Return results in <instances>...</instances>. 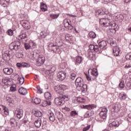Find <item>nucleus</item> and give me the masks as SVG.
Wrapping results in <instances>:
<instances>
[{
  "mask_svg": "<svg viewBox=\"0 0 131 131\" xmlns=\"http://www.w3.org/2000/svg\"><path fill=\"white\" fill-rule=\"evenodd\" d=\"M18 40L12 42L9 45V49L13 51H18L19 49H20V46H21L20 41L22 42L25 43L27 42V40H28V38H27V35L26 34H22L16 37Z\"/></svg>",
  "mask_w": 131,
  "mask_h": 131,
  "instance_id": "f257e3e1",
  "label": "nucleus"
},
{
  "mask_svg": "<svg viewBox=\"0 0 131 131\" xmlns=\"http://www.w3.org/2000/svg\"><path fill=\"white\" fill-rule=\"evenodd\" d=\"M84 83L83 79L81 77H78L75 80V85L77 90L81 91L82 93H85L88 91V85Z\"/></svg>",
  "mask_w": 131,
  "mask_h": 131,
  "instance_id": "f03ea898",
  "label": "nucleus"
},
{
  "mask_svg": "<svg viewBox=\"0 0 131 131\" xmlns=\"http://www.w3.org/2000/svg\"><path fill=\"white\" fill-rule=\"evenodd\" d=\"M69 101V96L68 95H60L54 99V103L57 106H62L65 104V102Z\"/></svg>",
  "mask_w": 131,
  "mask_h": 131,
  "instance_id": "7ed1b4c3",
  "label": "nucleus"
},
{
  "mask_svg": "<svg viewBox=\"0 0 131 131\" xmlns=\"http://www.w3.org/2000/svg\"><path fill=\"white\" fill-rule=\"evenodd\" d=\"M67 89V86L64 84L55 86L54 90L57 94L60 96H64V93Z\"/></svg>",
  "mask_w": 131,
  "mask_h": 131,
  "instance_id": "20e7f679",
  "label": "nucleus"
},
{
  "mask_svg": "<svg viewBox=\"0 0 131 131\" xmlns=\"http://www.w3.org/2000/svg\"><path fill=\"white\" fill-rule=\"evenodd\" d=\"M46 61V58L43 55H39L36 60V66L38 67L41 66Z\"/></svg>",
  "mask_w": 131,
  "mask_h": 131,
  "instance_id": "39448f33",
  "label": "nucleus"
},
{
  "mask_svg": "<svg viewBox=\"0 0 131 131\" xmlns=\"http://www.w3.org/2000/svg\"><path fill=\"white\" fill-rule=\"evenodd\" d=\"M48 49L50 50V51H53L54 53H57L60 51V48H59V47L54 45V43L52 42L48 45Z\"/></svg>",
  "mask_w": 131,
  "mask_h": 131,
  "instance_id": "423d86ee",
  "label": "nucleus"
},
{
  "mask_svg": "<svg viewBox=\"0 0 131 131\" xmlns=\"http://www.w3.org/2000/svg\"><path fill=\"white\" fill-rule=\"evenodd\" d=\"M100 24H101L104 27H108V26H110V20L108 18H101L100 19Z\"/></svg>",
  "mask_w": 131,
  "mask_h": 131,
  "instance_id": "0eeeda50",
  "label": "nucleus"
},
{
  "mask_svg": "<svg viewBox=\"0 0 131 131\" xmlns=\"http://www.w3.org/2000/svg\"><path fill=\"white\" fill-rule=\"evenodd\" d=\"M23 110L17 108L14 112V115L18 118V119H21L23 117Z\"/></svg>",
  "mask_w": 131,
  "mask_h": 131,
  "instance_id": "6e6552de",
  "label": "nucleus"
},
{
  "mask_svg": "<svg viewBox=\"0 0 131 131\" xmlns=\"http://www.w3.org/2000/svg\"><path fill=\"white\" fill-rule=\"evenodd\" d=\"M20 24L25 29H30V23L26 20H22L20 22Z\"/></svg>",
  "mask_w": 131,
  "mask_h": 131,
  "instance_id": "1a4fd4ad",
  "label": "nucleus"
},
{
  "mask_svg": "<svg viewBox=\"0 0 131 131\" xmlns=\"http://www.w3.org/2000/svg\"><path fill=\"white\" fill-rule=\"evenodd\" d=\"M54 73L53 72H51L50 70H46L45 71V75L46 77V78L48 79H54V77L55 76H54Z\"/></svg>",
  "mask_w": 131,
  "mask_h": 131,
  "instance_id": "9d476101",
  "label": "nucleus"
},
{
  "mask_svg": "<svg viewBox=\"0 0 131 131\" xmlns=\"http://www.w3.org/2000/svg\"><path fill=\"white\" fill-rule=\"evenodd\" d=\"M57 77L60 80H64L66 78V72L64 71H61L58 73Z\"/></svg>",
  "mask_w": 131,
  "mask_h": 131,
  "instance_id": "9b49d317",
  "label": "nucleus"
},
{
  "mask_svg": "<svg viewBox=\"0 0 131 131\" xmlns=\"http://www.w3.org/2000/svg\"><path fill=\"white\" fill-rule=\"evenodd\" d=\"M121 123H122V122L114 121L109 124V126L110 127H118L119 125H121Z\"/></svg>",
  "mask_w": 131,
  "mask_h": 131,
  "instance_id": "f8f14e48",
  "label": "nucleus"
},
{
  "mask_svg": "<svg viewBox=\"0 0 131 131\" xmlns=\"http://www.w3.org/2000/svg\"><path fill=\"white\" fill-rule=\"evenodd\" d=\"M4 112L6 115H9V110L4 105H0V114Z\"/></svg>",
  "mask_w": 131,
  "mask_h": 131,
  "instance_id": "ddd939ff",
  "label": "nucleus"
},
{
  "mask_svg": "<svg viewBox=\"0 0 131 131\" xmlns=\"http://www.w3.org/2000/svg\"><path fill=\"white\" fill-rule=\"evenodd\" d=\"M3 72L6 75H11L14 72L13 69L11 68H5L3 69Z\"/></svg>",
  "mask_w": 131,
  "mask_h": 131,
  "instance_id": "4468645a",
  "label": "nucleus"
},
{
  "mask_svg": "<svg viewBox=\"0 0 131 131\" xmlns=\"http://www.w3.org/2000/svg\"><path fill=\"white\" fill-rule=\"evenodd\" d=\"M63 25L64 27L67 28L69 30H72V29H73V27L72 25H70L68 20H64Z\"/></svg>",
  "mask_w": 131,
  "mask_h": 131,
  "instance_id": "2eb2a0df",
  "label": "nucleus"
},
{
  "mask_svg": "<svg viewBox=\"0 0 131 131\" xmlns=\"http://www.w3.org/2000/svg\"><path fill=\"white\" fill-rule=\"evenodd\" d=\"M98 45L99 46V47L100 48V49H102V51L103 50H106L105 48L106 47H107V42H106V41L102 40L100 41Z\"/></svg>",
  "mask_w": 131,
  "mask_h": 131,
  "instance_id": "dca6fc26",
  "label": "nucleus"
},
{
  "mask_svg": "<svg viewBox=\"0 0 131 131\" xmlns=\"http://www.w3.org/2000/svg\"><path fill=\"white\" fill-rule=\"evenodd\" d=\"M83 108L84 109H88V110H93L94 109L97 108V105L95 104L83 105Z\"/></svg>",
  "mask_w": 131,
  "mask_h": 131,
  "instance_id": "f3484780",
  "label": "nucleus"
},
{
  "mask_svg": "<svg viewBox=\"0 0 131 131\" xmlns=\"http://www.w3.org/2000/svg\"><path fill=\"white\" fill-rule=\"evenodd\" d=\"M107 42L108 43H110L112 47H113L114 48L117 47V44L116 43V41L115 40H113V39L112 38H109L107 39Z\"/></svg>",
  "mask_w": 131,
  "mask_h": 131,
  "instance_id": "a211bd4d",
  "label": "nucleus"
},
{
  "mask_svg": "<svg viewBox=\"0 0 131 131\" xmlns=\"http://www.w3.org/2000/svg\"><path fill=\"white\" fill-rule=\"evenodd\" d=\"M48 116L50 121L54 122L56 120V118L55 117V115H54V113H53V112L49 111Z\"/></svg>",
  "mask_w": 131,
  "mask_h": 131,
  "instance_id": "6ab92c4d",
  "label": "nucleus"
},
{
  "mask_svg": "<svg viewBox=\"0 0 131 131\" xmlns=\"http://www.w3.org/2000/svg\"><path fill=\"white\" fill-rule=\"evenodd\" d=\"M110 26H111V29L115 30V31L118 30V28H119V27H118V25L116 24V23H115L110 22Z\"/></svg>",
  "mask_w": 131,
  "mask_h": 131,
  "instance_id": "aec40b11",
  "label": "nucleus"
},
{
  "mask_svg": "<svg viewBox=\"0 0 131 131\" xmlns=\"http://www.w3.org/2000/svg\"><path fill=\"white\" fill-rule=\"evenodd\" d=\"M18 92L20 95H23V96H25L28 93L27 90L23 87L19 88Z\"/></svg>",
  "mask_w": 131,
  "mask_h": 131,
  "instance_id": "412c9836",
  "label": "nucleus"
},
{
  "mask_svg": "<svg viewBox=\"0 0 131 131\" xmlns=\"http://www.w3.org/2000/svg\"><path fill=\"white\" fill-rule=\"evenodd\" d=\"M113 53L114 56L117 57V56H119V53H120V50L119 47H115L113 48Z\"/></svg>",
  "mask_w": 131,
  "mask_h": 131,
  "instance_id": "4be33fe9",
  "label": "nucleus"
},
{
  "mask_svg": "<svg viewBox=\"0 0 131 131\" xmlns=\"http://www.w3.org/2000/svg\"><path fill=\"white\" fill-rule=\"evenodd\" d=\"M10 124L12 127H16V126L18 125V123L17 122V120H16L15 119H11Z\"/></svg>",
  "mask_w": 131,
  "mask_h": 131,
  "instance_id": "5701e85b",
  "label": "nucleus"
},
{
  "mask_svg": "<svg viewBox=\"0 0 131 131\" xmlns=\"http://www.w3.org/2000/svg\"><path fill=\"white\" fill-rule=\"evenodd\" d=\"M40 9L42 11V12H46L48 11V7H47V5L43 3H40Z\"/></svg>",
  "mask_w": 131,
  "mask_h": 131,
  "instance_id": "b1692460",
  "label": "nucleus"
},
{
  "mask_svg": "<svg viewBox=\"0 0 131 131\" xmlns=\"http://www.w3.org/2000/svg\"><path fill=\"white\" fill-rule=\"evenodd\" d=\"M34 124L35 126H36V127L39 128V127H40V126H41V120H40V119H38L36 120L34 122Z\"/></svg>",
  "mask_w": 131,
  "mask_h": 131,
  "instance_id": "393cba45",
  "label": "nucleus"
},
{
  "mask_svg": "<svg viewBox=\"0 0 131 131\" xmlns=\"http://www.w3.org/2000/svg\"><path fill=\"white\" fill-rule=\"evenodd\" d=\"M102 51H103L101 48H100L99 46L95 45V47H94V52H96V53H97L98 54H101L102 53Z\"/></svg>",
  "mask_w": 131,
  "mask_h": 131,
  "instance_id": "a878e982",
  "label": "nucleus"
},
{
  "mask_svg": "<svg viewBox=\"0 0 131 131\" xmlns=\"http://www.w3.org/2000/svg\"><path fill=\"white\" fill-rule=\"evenodd\" d=\"M94 114V111L87 112L84 115V118H89V117H91V116H93Z\"/></svg>",
  "mask_w": 131,
  "mask_h": 131,
  "instance_id": "bb28decb",
  "label": "nucleus"
},
{
  "mask_svg": "<svg viewBox=\"0 0 131 131\" xmlns=\"http://www.w3.org/2000/svg\"><path fill=\"white\" fill-rule=\"evenodd\" d=\"M75 59V65H78V64H80V63H81V61H82V57L81 56H78L76 57Z\"/></svg>",
  "mask_w": 131,
  "mask_h": 131,
  "instance_id": "cd10ccee",
  "label": "nucleus"
},
{
  "mask_svg": "<svg viewBox=\"0 0 131 131\" xmlns=\"http://www.w3.org/2000/svg\"><path fill=\"white\" fill-rule=\"evenodd\" d=\"M34 114L36 117H41L42 116V114L41 112L37 110H35L33 111Z\"/></svg>",
  "mask_w": 131,
  "mask_h": 131,
  "instance_id": "c85d7f7f",
  "label": "nucleus"
},
{
  "mask_svg": "<svg viewBox=\"0 0 131 131\" xmlns=\"http://www.w3.org/2000/svg\"><path fill=\"white\" fill-rule=\"evenodd\" d=\"M45 98L47 99V100H51L52 99V94H51L49 92H46L44 94Z\"/></svg>",
  "mask_w": 131,
  "mask_h": 131,
  "instance_id": "c756f323",
  "label": "nucleus"
},
{
  "mask_svg": "<svg viewBox=\"0 0 131 131\" xmlns=\"http://www.w3.org/2000/svg\"><path fill=\"white\" fill-rule=\"evenodd\" d=\"M92 75L93 76H95V77H98V75H99V73H98V69H93V71L91 72Z\"/></svg>",
  "mask_w": 131,
  "mask_h": 131,
  "instance_id": "7c9ffc66",
  "label": "nucleus"
},
{
  "mask_svg": "<svg viewBox=\"0 0 131 131\" xmlns=\"http://www.w3.org/2000/svg\"><path fill=\"white\" fill-rule=\"evenodd\" d=\"M47 36V33L43 31H42L40 33L38 37L39 39H42V38H45Z\"/></svg>",
  "mask_w": 131,
  "mask_h": 131,
  "instance_id": "2f4dec72",
  "label": "nucleus"
},
{
  "mask_svg": "<svg viewBox=\"0 0 131 131\" xmlns=\"http://www.w3.org/2000/svg\"><path fill=\"white\" fill-rule=\"evenodd\" d=\"M32 101L36 105H38V104H40L41 100L39 98H35L34 100L32 99Z\"/></svg>",
  "mask_w": 131,
  "mask_h": 131,
  "instance_id": "473e14b6",
  "label": "nucleus"
},
{
  "mask_svg": "<svg viewBox=\"0 0 131 131\" xmlns=\"http://www.w3.org/2000/svg\"><path fill=\"white\" fill-rule=\"evenodd\" d=\"M99 116L102 119H106V118H107V114H105L103 112H100L99 113Z\"/></svg>",
  "mask_w": 131,
  "mask_h": 131,
  "instance_id": "72a5a7b5",
  "label": "nucleus"
},
{
  "mask_svg": "<svg viewBox=\"0 0 131 131\" xmlns=\"http://www.w3.org/2000/svg\"><path fill=\"white\" fill-rule=\"evenodd\" d=\"M6 100L8 103H9V104H13V103H14V99L10 97H7Z\"/></svg>",
  "mask_w": 131,
  "mask_h": 131,
  "instance_id": "f704fd0d",
  "label": "nucleus"
},
{
  "mask_svg": "<svg viewBox=\"0 0 131 131\" xmlns=\"http://www.w3.org/2000/svg\"><path fill=\"white\" fill-rule=\"evenodd\" d=\"M57 118L59 121H62V120H63V114H62L60 112H59L58 115H57Z\"/></svg>",
  "mask_w": 131,
  "mask_h": 131,
  "instance_id": "c9c22d12",
  "label": "nucleus"
},
{
  "mask_svg": "<svg viewBox=\"0 0 131 131\" xmlns=\"http://www.w3.org/2000/svg\"><path fill=\"white\" fill-rule=\"evenodd\" d=\"M89 35L90 36V37H91V38H96V33L94 32H90L89 33Z\"/></svg>",
  "mask_w": 131,
  "mask_h": 131,
  "instance_id": "e433bc0d",
  "label": "nucleus"
},
{
  "mask_svg": "<svg viewBox=\"0 0 131 131\" xmlns=\"http://www.w3.org/2000/svg\"><path fill=\"white\" fill-rule=\"evenodd\" d=\"M59 14H54V13H52L50 14V17L52 19H57V18H58V17H59Z\"/></svg>",
  "mask_w": 131,
  "mask_h": 131,
  "instance_id": "4c0bfd02",
  "label": "nucleus"
},
{
  "mask_svg": "<svg viewBox=\"0 0 131 131\" xmlns=\"http://www.w3.org/2000/svg\"><path fill=\"white\" fill-rule=\"evenodd\" d=\"M30 49H35L36 48V43L34 42H30Z\"/></svg>",
  "mask_w": 131,
  "mask_h": 131,
  "instance_id": "58836bf2",
  "label": "nucleus"
},
{
  "mask_svg": "<svg viewBox=\"0 0 131 131\" xmlns=\"http://www.w3.org/2000/svg\"><path fill=\"white\" fill-rule=\"evenodd\" d=\"M76 115H78V113L76 112V111H73L70 113V116L72 117H74Z\"/></svg>",
  "mask_w": 131,
  "mask_h": 131,
  "instance_id": "ea45409f",
  "label": "nucleus"
},
{
  "mask_svg": "<svg viewBox=\"0 0 131 131\" xmlns=\"http://www.w3.org/2000/svg\"><path fill=\"white\" fill-rule=\"evenodd\" d=\"M97 13L98 15H100V16H102V15H105V14H107L106 13V12H105L104 11H103V10H99L97 11Z\"/></svg>",
  "mask_w": 131,
  "mask_h": 131,
  "instance_id": "a19ab883",
  "label": "nucleus"
},
{
  "mask_svg": "<svg viewBox=\"0 0 131 131\" xmlns=\"http://www.w3.org/2000/svg\"><path fill=\"white\" fill-rule=\"evenodd\" d=\"M21 67L29 68V67H30V64L29 63H26V62H22L21 63Z\"/></svg>",
  "mask_w": 131,
  "mask_h": 131,
  "instance_id": "79ce46f5",
  "label": "nucleus"
},
{
  "mask_svg": "<svg viewBox=\"0 0 131 131\" xmlns=\"http://www.w3.org/2000/svg\"><path fill=\"white\" fill-rule=\"evenodd\" d=\"M31 55L32 57L34 59H35L36 57H38V56H39V55H38V54L36 53V52H31Z\"/></svg>",
  "mask_w": 131,
  "mask_h": 131,
  "instance_id": "37998d69",
  "label": "nucleus"
},
{
  "mask_svg": "<svg viewBox=\"0 0 131 131\" xmlns=\"http://www.w3.org/2000/svg\"><path fill=\"white\" fill-rule=\"evenodd\" d=\"M120 99L121 100H125L126 99V95L125 94H121L119 95Z\"/></svg>",
  "mask_w": 131,
  "mask_h": 131,
  "instance_id": "c03bdc74",
  "label": "nucleus"
},
{
  "mask_svg": "<svg viewBox=\"0 0 131 131\" xmlns=\"http://www.w3.org/2000/svg\"><path fill=\"white\" fill-rule=\"evenodd\" d=\"M125 58L127 60H131V52L127 53L125 56Z\"/></svg>",
  "mask_w": 131,
  "mask_h": 131,
  "instance_id": "a18cd8bd",
  "label": "nucleus"
},
{
  "mask_svg": "<svg viewBox=\"0 0 131 131\" xmlns=\"http://www.w3.org/2000/svg\"><path fill=\"white\" fill-rule=\"evenodd\" d=\"M7 33L8 35H10V36H12V35H13V34H14V31L12 30H8L7 31Z\"/></svg>",
  "mask_w": 131,
  "mask_h": 131,
  "instance_id": "49530a36",
  "label": "nucleus"
},
{
  "mask_svg": "<svg viewBox=\"0 0 131 131\" xmlns=\"http://www.w3.org/2000/svg\"><path fill=\"white\" fill-rule=\"evenodd\" d=\"M24 46H25V48L26 50H30V43H25Z\"/></svg>",
  "mask_w": 131,
  "mask_h": 131,
  "instance_id": "de8ad7c7",
  "label": "nucleus"
},
{
  "mask_svg": "<svg viewBox=\"0 0 131 131\" xmlns=\"http://www.w3.org/2000/svg\"><path fill=\"white\" fill-rule=\"evenodd\" d=\"M18 80L19 81L20 84H23L24 83V81H25V79L23 77L20 78Z\"/></svg>",
  "mask_w": 131,
  "mask_h": 131,
  "instance_id": "09e8293b",
  "label": "nucleus"
},
{
  "mask_svg": "<svg viewBox=\"0 0 131 131\" xmlns=\"http://www.w3.org/2000/svg\"><path fill=\"white\" fill-rule=\"evenodd\" d=\"M75 77H76V74L72 73L71 74L70 79H72V80H74V79H75Z\"/></svg>",
  "mask_w": 131,
  "mask_h": 131,
  "instance_id": "8fccbe9b",
  "label": "nucleus"
},
{
  "mask_svg": "<svg viewBox=\"0 0 131 131\" xmlns=\"http://www.w3.org/2000/svg\"><path fill=\"white\" fill-rule=\"evenodd\" d=\"M50 72H53L54 73V72L56 71V67L55 66H51L50 67V70H49Z\"/></svg>",
  "mask_w": 131,
  "mask_h": 131,
  "instance_id": "3c124183",
  "label": "nucleus"
},
{
  "mask_svg": "<svg viewBox=\"0 0 131 131\" xmlns=\"http://www.w3.org/2000/svg\"><path fill=\"white\" fill-rule=\"evenodd\" d=\"M77 101L80 103H84L85 99H84V98H80L79 99H77Z\"/></svg>",
  "mask_w": 131,
  "mask_h": 131,
  "instance_id": "603ef678",
  "label": "nucleus"
},
{
  "mask_svg": "<svg viewBox=\"0 0 131 131\" xmlns=\"http://www.w3.org/2000/svg\"><path fill=\"white\" fill-rule=\"evenodd\" d=\"M37 90L38 94H42V91L40 89V87L39 86V85L37 86Z\"/></svg>",
  "mask_w": 131,
  "mask_h": 131,
  "instance_id": "864d4df0",
  "label": "nucleus"
},
{
  "mask_svg": "<svg viewBox=\"0 0 131 131\" xmlns=\"http://www.w3.org/2000/svg\"><path fill=\"white\" fill-rule=\"evenodd\" d=\"M119 85L121 89H123L124 88V82H123V81H122L119 83Z\"/></svg>",
  "mask_w": 131,
  "mask_h": 131,
  "instance_id": "5fc2aeb1",
  "label": "nucleus"
},
{
  "mask_svg": "<svg viewBox=\"0 0 131 131\" xmlns=\"http://www.w3.org/2000/svg\"><path fill=\"white\" fill-rule=\"evenodd\" d=\"M95 45H91L89 46V49L91 51H94L95 50Z\"/></svg>",
  "mask_w": 131,
  "mask_h": 131,
  "instance_id": "6e6d98bb",
  "label": "nucleus"
},
{
  "mask_svg": "<svg viewBox=\"0 0 131 131\" xmlns=\"http://www.w3.org/2000/svg\"><path fill=\"white\" fill-rule=\"evenodd\" d=\"M100 112H102L103 113L107 114V112H108V110H107V108H103Z\"/></svg>",
  "mask_w": 131,
  "mask_h": 131,
  "instance_id": "4d7b16f0",
  "label": "nucleus"
},
{
  "mask_svg": "<svg viewBox=\"0 0 131 131\" xmlns=\"http://www.w3.org/2000/svg\"><path fill=\"white\" fill-rule=\"evenodd\" d=\"M8 80L4 79L2 80V83H3L4 84H5V85H7V84H8Z\"/></svg>",
  "mask_w": 131,
  "mask_h": 131,
  "instance_id": "13d9d810",
  "label": "nucleus"
},
{
  "mask_svg": "<svg viewBox=\"0 0 131 131\" xmlns=\"http://www.w3.org/2000/svg\"><path fill=\"white\" fill-rule=\"evenodd\" d=\"M43 103H45V105H49V106L50 105H52V102L51 101H43Z\"/></svg>",
  "mask_w": 131,
  "mask_h": 131,
  "instance_id": "bf43d9fd",
  "label": "nucleus"
},
{
  "mask_svg": "<svg viewBox=\"0 0 131 131\" xmlns=\"http://www.w3.org/2000/svg\"><path fill=\"white\" fill-rule=\"evenodd\" d=\"M90 127H91V126L90 125H88V126L84 127L83 129V131L89 130V129H90Z\"/></svg>",
  "mask_w": 131,
  "mask_h": 131,
  "instance_id": "052dcab7",
  "label": "nucleus"
},
{
  "mask_svg": "<svg viewBox=\"0 0 131 131\" xmlns=\"http://www.w3.org/2000/svg\"><path fill=\"white\" fill-rule=\"evenodd\" d=\"M10 90L11 91V92H16V88L11 86L10 87Z\"/></svg>",
  "mask_w": 131,
  "mask_h": 131,
  "instance_id": "680f3d73",
  "label": "nucleus"
},
{
  "mask_svg": "<svg viewBox=\"0 0 131 131\" xmlns=\"http://www.w3.org/2000/svg\"><path fill=\"white\" fill-rule=\"evenodd\" d=\"M18 58H22L23 57V54L22 53H18L17 54Z\"/></svg>",
  "mask_w": 131,
  "mask_h": 131,
  "instance_id": "e2e57ef3",
  "label": "nucleus"
},
{
  "mask_svg": "<svg viewBox=\"0 0 131 131\" xmlns=\"http://www.w3.org/2000/svg\"><path fill=\"white\" fill-rule=\"evenodd\" d=\"M7 58H4V59L5 61H9V60H10V56H9L8 54H7Z\"/></svg>",
  "mask_w": 131,
  "mask_h": 131,
  "instance_id": "0e129e2a",
  "label": "nucleus"
},
{
  "mask_svg": "<svg viewBox=\"0 0 131 131\" xmlns=\"http://www.w3.org/2000/svg\"><path fill=\"white\" fill-rule=\"evenodd\" d=\"M65 37L66 40H69V38L70 37V36L69 35H66Z\"/></svg>",
  "mask_w": 131,
  "mask_h": 131,
  "instance_id": "69168bd1",
  "label": "nucleus"
},
{
  "mask_svg": "<svg viewBox=\"0 0 131 131\" xmlns=\"http://www.w3.org/2000/svg\"><path fill=\"white\" fill-rule=\"evenodd\" d=\"M86 79L89 81L91 80V77L88 75H86Z\"/></svg>",
  "mask_w": 131,
  "mask_h": 131,
  "instance_id": "338daca9",
  "label": "nucleus"
},
{
  "mask_svg": "<svg viewBox=\"0 0 131 131\" xmlns=\"http://www.w3.org/2000/svg\"><path fill=\"white\" fill-rule=\"evenodd\" d=\"M16 65L19 68H20V67H22V63H17Z\"/></svg>",
  "mask_w": 131,
  "mask_h": 131,
  "instance_id": "774afa93",
  "label": "nucleus"
}]
</instances>
